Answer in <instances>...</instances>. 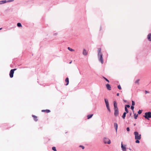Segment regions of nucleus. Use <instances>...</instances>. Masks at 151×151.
<instances>
[{
    "label": "nucleus",
    "instance_id": "1",
    "mask_svg": "<svg viewBox=\"0 0 151 151\" xmlns=\"http://www.w3.org/2000/svg\"><path fill=\"white\" fill-rule=\"evenodd\" d=\"M98 57L99 61L101 62L102 64L104 63L103 55L101 52V48H99L98 49Z\"/></svg>",
    "mask_w": 151,
    "mask_h": 151
},
{
    "label": "nucleus",
    "instance_id": "2",
    "mask_svg": "<svg viewBox=\"0 0 151 151\" xmlns=\"http://www.w3.org/2000/svg\"><path fill=\"white\" fill-rule=\"evenodd\" d=\"M144 116L145 119L149 120V119L151 118V112H148L145 113Z\"/></svg>",
    "mask_w": 151,
    "mask_h": 151
},
{
    "label": "nucleus",
    "instance_id": "3",
    "mask_svg": "<svg viewBox=\"0 0 151 151\" xmlns=\"http://www.w3.org/2000/svg\"><path fill=\"white\" fill-rule=\"evenodd\" d=\"M134 134L135 135V139H141V134H139L137 132H134Z\"/></svg>",
    "mask_w": 151,
    "mask_h": 151
},
{
    "label": "nucleus",
    "instance_id": "4",
    "mask_svg": "<svg viewBox=\"0 0 151 151\" xmlns=\"http://www.w3.org/2000/svg\"><path fill=\"white\" fill-rule=\"evenodd\" d=\"M104 101L106 104V107L109 111L110 112H111V110L109 106V103L108 100L106 99H105Z\"/></svg>",
    "mask_w": 151,
    "mask_h": 151
},
{
    "label": "nucleus",
    "instance_id": "5",
    "mask_svg": "<svg viewBox=\"0 0 151 151\" xmlns=\"http://www.w3.org/2000/svg\"><path fill=\"white\" fill-rule=\"evenodd\" d=\"M17 70L16 69H12L11 70L10 73H9V76L10 77L12 78L13 77V74L14 73V71L16 70Z\"/></svg>",
    "mask_w": 151,
    "mask_h": 151
},
{
    "label": "nucleus",
    "instance_id": "6",
    "mask_svg": "<svg viewBox=\"0 0 151 151\" xmlns=\"http://www.w3.org/2000/svg\"><path fill=\"white\" fill-rule=\"evenodd\" d=\"M104 142L105 143H107L108 144H110L111 143L110 140L107 138H104Z\"/></svg>",
    "mask_w": 151,
    "mask_h": 151
},
{
    "label": "nucleus",
    "instance_id": "7",
    "mask_svg": "<svg viewBox=\"0 0 151 151\" xmlns=\"http://www.w3.org/2000/svg\"><path fill=\"white\" fill-rule=\"evenodd\" d=\"M114 115L115 116H118L119 114V111L118 109H114Z\"/></svg>",
    "mask_w": 151,
    "mask_h": 151
},
{
    "label": "nucleus",
    "instance_id": "8",
    "mask_svg": "<svg viewBox=\"0 0 151 151\" xmlns=\"http://www.w3.org/2000/svg\"><path fill=\"white\" fill-rule=\"evenodd\" d=\"M126 145H125L124 146L122 144V142L121 143V147L122 148V150L124 151H126Z\"/></svg>",
    "mask_w": 151,
    "mask_h": 151
},
{
    "label": "nucleus",
    "instance_id": "9",
    "mask_svg": "<svg viewBox=\"0 0 151 151\" xmlns=\"http://www.w3.org/2000/svg\"><path fill=\"white\" fill-rule=\"evenodd\" d=\"M114 109H118V108L117 107V104L116 103V101H114Z\"/></svg>",
    "mask_w": 151,
    "mask_h": 151
},
{
    "label": "nucleus",
    "instance_id": "10",
    "mask_svg": "<svg viewBox=\"0 0 151 151\" xmlns=\"http://www.w3.org/2000/svg\"><path fill=\"white\" fill-rule=\"evenodd\" d=\"M106 86L107 88L109 90H111V87L110 85L109 84H106Z\"/></svg>",
    "mask_w": 151,
    "mask_h": 151
},
{
    "label": "nucleus",
    "instance_id": "11",
    "mask_svg": "<svg viewBox=\"0 0 151 151\" xmlns=\"http://www.w3.org/2000/svg\"><path fill=\"white\" fill-rule=\"evenodd\" d=\"M50 111L49 110L46 109V110H42V112H45L47 113H49L50 112Z\"/></svg>",
    "mask_w": 151,
    "mask_h": 151
},
{
    "label": "nucleus",
    "instance_id": "12",
    "mask_svg": "<svg viewBox=\"0 0 151 151\" xmlns=\"http://www.w3.org/2000/svg\"><path fill=\"white\" fill-rule=\"evenodd\" d=\"M114 127L115 128V129H116V132H117V128H118V125H117V124L116 123H114Z\"/></svg>",
    "mask_w": 151,
    "mask_h": 151
},
{
    "label": "nucleus",
    "instance_id": "13",
    "mask_svg": "<svg viewBox=\"0 0 151 151\" xmlns=\"http://www.w3.org/2000/svg\"><path fill=\"white\" fill-rule=\"evenodd\" d=\"M147 38L149 41H151V33L148 34L147 36Z\"/></svg>",
    "mask_w": 151,
    "mask_h": 151
},
{
    "label": "nucleus",
    "instance_id": "14",
    "mask_svg": "<svg viewBox=\"0 0 151 151\" xmlns=\"http://www.w3.org/2000/svg\"><path fill=\"white\" fill-rule=\"evenodd\" d=\"M65 81L67 83L65 85L66 86L68 85V84L69 83V79L68 78H67L65 79Z\"/></svg>",
    "mask_w": 151,
    "mask_h": 151
},
{
    "label": "nucleus",
    "instance_id": "15",
    "mask_svg": "<svg viewBox=\"0 0 151 151\" xmlns=\"http://www.w3.org/2000/svg\"><path fill=\"white\" fill-rule=\"evenodd\" d=\"M32 116L34 118V119L35 121H37L38 120L37 117V116L34 115H32Z\"/></svg>",
    "mask_w": 151,
    "mask_h": 151
},
{
    "label": "nucleus",
    "instance_id": "16",
    "mask_svg": "<svg viewBox=\"0 0 151 151\" xmlns=\"http://www.w3.org/2000/svg\"><path fill=\"white\" fill-rule=\"evenodd\" d=\"M83 55H87V53L85 49H84L83 51Z\"/></svg>",
    "mask_w": 151,
    "mask_h": 151
},
{
    "label": "nucleus",
    "instance_id": "17",
    "mask_svg": "<svg viewBox=\"0 0 151 151\" xmlns=\"http://www.w3.org/2000/svg\"><path fill=\"white\" fill-rule=\"evenodd\" d=\"M93 115V114H90V115H88L87 116V119H90V118H91L92 116Z\"/></svg>",
    "mask_w": 151,
    "mask_h": 151
},
{
    "label": "nucleus",
    "instance_id": "18",
    "mask_svg": "<svg viewBox=\"0 0 151 151\" xmlns=\"http://www.w3.org/2000/svg\"><path fill=\"white\" fill-rule=\"evenodd\" d=\"M126 113L125 112L123 113V114L122 116V117L123 119H124L125 118V117L126 116Z\"/></svg>",
    "mask_w": 151,
    "mask_h": 151
},
{
    "label": "nucleus",
    "instance_id": "19",
    "mask_svg": "<svg viewBox=\"0 0 151 151\" xmlns=\"http://www.w3.org/2000/svg\"><path fill=\"white\" fill-rule=\"evenodd\" d=\"M6 1L5 0L2 1H0V4H2L4 3H5L6 2Z\"/></svg>",
    "mask_w": 151,
    "mask_h": 151
},
{
    "label": "nucleus",
    "instance_id": "20",
    "mask_svg": "<svg viewBox=\"0 0 151 151\" xmlns=\"http://www.w3.org/2000/svg\"><path fill=\"white\" fill-rule=\"evenodd\" d=\"M138 114H136V113L134 114V118L135 119H137L138 117Z\"/></svg>",
    "mask_w": 151,
    "mask_h": 151
},
{
    "label": "nucleus",
    "instance_id": "21",
    "mask_svg": "<svg viewBox=\"0 0 151 151\" xmlns=\"http://www.w3.org/2000/svg\"><path fill=\"white\" fill-rule=\"evenodd\" d=\"M140 81V79H138L137 80L135 81V83H137V84H139V82Z\"/></svg>",
    "mask_w": 151,
    "mask_h": 151
},
{
    "label": "nucleus",
    "instance_id": "22",
    "mask_svg": "<svg viewBox=\"0 0 151 151\" xmlns=\"http://www.w3.org/2000/svg\"><path fill=\"white\" fill-rule=\"evenodd\" d=\"M68 49L70 51H74V50L71 48L70 47H68Z\"/></svg>",
    "mask_w": 151,
    "mask_h": 151
},
{
    "label": "nucleus",
    "instance_id": "23",
    "mask_svg": "<svg viewBox=\"0 0 151 151\" xmlns=\"http://www.w3.org/2000/svg\"><path fill=\"white\" fill-rule=\"evenodd\" d=\"M17 26L18 27H22V25L20 23H18L17 24Z\"/></svg>",
    "mask_w": 151,
    "mask_h": 151
},
{
    "label": "nucleus",
    "instance_id": "24",
    "mask_svg": "<svg viewBox=\"0 0 151 151\" xmlns=\"http://www.w3.org/2000/svg\"><path fill=\"white\" fill-rule=\"evenodd\" d=\"M125 110L126 111V113H128V112H129L128 110V109H127V108H126V107H125Z\"/></svg>",
    "mask_w": 151,
    "mask_h": 151
},
{
    "label": "nucleus",
    "instance_id": "25",
    "mask_svg": "<svg viewBox=\"0 0 151 151\" xmlns=\"http://www.w3.org/2000/svg\"><path fill=\"white\" fill-rule=\"evenodd\" d=\"M103 78L105 80H106L107 82H108V83H109V80H108L106 78H105V77H103Z\"/></svg>",
    "mask_w": 151,
    "mask_h": 151
},
{
    "label": "nucleus",
    "instance_id": "26",
    "mask_svg": "<svg viewBox=\"0 0 151 151\" xmlns=\"http://www.w3.org/2000/svg\"><path fill=\"white\" fill-rule=\"evenodd\" d=\"M136 140L135 141V142L137 143H139V139H136Z\"/></svg>",
    "mask_w": 151,
    "mask_h": 151
},
{
    "label": "nucleus",
    "instance_id": "27",
    "mask_svg": "<svg viewBox=\"0 0 151 151\" xmlns=\"http://www.w3.org/2000/svg\"><path fill=\"white\" fill-rule=\"evenodd\" d=\"M52 150L54 151H57L55 147H52Z\"/></svg>",
    "mask_w": 151,
    "mask_h": 151
},
{
    "label": "nucleus",
    "instance_id": "28",
    "mask_svg": "<svg viewBox=\"0 0 151 151\" xmlns=\"http://www.w3.org/2000/svg\"><path fill=\"white\" fill-rule=\"evenodd\" d=\"M142 112V110H139L138 111V113L139 114H140Z\"/></svg>",
    "mask_w": 151,
    "mask_h": 151
},
{
    "label": "nucleus",
    "instance_id": "29",
    "mask_svg": "<svg viewBox=\"0 0 151 151\" xmlns=\"http://www.w3.org/2000/svg\"><path fill=\"white\" fill-rule=\"evenodd\" d=\"M118 88L119 90H121L122 89L121 86L120 85H119L118 86Z\"/></svg>",
    "mask_w": 151,
    "mask_h": 151
},
{
    "label": "nucleus",
    "instance_id": "30",
    "mask_svg": "<svg viewBox=\"0 0 151 151\" xmlns=\"http://www.w3.org/2000/svg\"><path fill=\"white\" fill-rule=\"evenodd\" d=\"M131 109H132L133 111H134V106H132L131 107Z\"/></svg>",
    "mask_w": 151,
    "mask_h": 151
},
{
    "label": "nucleus",
    "instance_id": "31",
    "mask_svg": "<svg viewBox=\"0 0 151 151\" xmlns=\"http://www.w3.org/2000/svg\"><path fill=\"white\" fill-rule=\"evenodd\" d=\"M79 147H81L83 149H84V147L83 146L80 145Z\"/></svg>",
    "mask_w": 151,
    "mask_h": 151
},
{
    "label": "nucleus",
    "instance_id": "32",
    "mask_svg": "<svg viewBox=\"0 0 151 151\" xmlns=\"http://www.w3.org/2000/svg\"><path fill=\"white\" fill-rule=\"evenodd\" d=\"M132 106H134V105H135V103L133 101H132Z\"/></svg>",
    "mask_w": 151,
    "mask_h": 151
},
{
    "label": "nucleus",
    "instance_id": "33",
    "mask_svg": "<svg viewBox=\"0 0 151 151\" xmlns=\"http://www.w3.org/2000/svg\"><path fill=\"white\" fill-rule=\"evenodd\" d=\"M130 105H125V107H126V108H127H127H129L130 107Z\"/></svg>",
    "mask_w": 151,
    "mask_h": 151
},
{
    "label": "nucleus",
    "instance_id": "34",
    "mask_svg": "<svg viewBox=\"0 0 151 151\" xmlns=\"http://www.w3.org/2000/svg\"><path fill=\"white\" fill-rule=\"evenodd\" d=\"M127 131H129V127H128L127 128Z\"/></svg>",
    "mask_w": 151,
    "mask_h": 151
},
{
    "label": "nucleus",
    "instance_id": "35",
    "mask_svg": "<svg viewBox=\"0 0 151 151\" xmlns=\"http://www.w3.org/2000/svg\"><path fill=\"white\" fill-rule=\"evenodd\" d=\"M145 92L146 93H149V91H145Z\"/></svg>",
    "mask_w": 151,
    "mask_h": 151
},
{
    "label": "nucleus",
    "instance_id": "36",
    "mask_svg": "<svg viewBox=\"0 0 151 151\" xmlns=\"http://www.w3.org/2000/svg\"><path fill=\"white\" fill-rule=\"evenodd\" d=\"M14 1V0H10L8 1V2H11V1Z\"/></svg>",
    "mask_w": 151,
    "mask_h": 151
},
{
    "label": "nucleus",
    "instance_id": "37",
    "mask_svg": "<svg viewBox=\"0 0 151 151\" xmlns=\"http://www.w3.org/2000/svg\"><path fill=\"white\" fill-rule=\"evenodd\" d=\"M116 95L118 96L119 95V93H118L117 94H116Z\"/></svg>",
    "mask_w": 151,
    "mask_h": 151
},
{
    "label": "nucleus",
    "instance_id": "38",
    "mask_svg": "<svg viewBox=\"0 0 151 151\" xmlns=\"http://www.w3.org/2000/svg\"><path fill=\"white\" fill-rule=\"evenodd\" d=\"M2 29V28H0V30H1Z\"/></svg>",
    "mask_w": 151,
    "mask_h": 151
},
{
    "label": "nucleus",
    "instance_id": "39",
    "mask_svg": "<svg viewBox=\"0 0 151 151\" xmlns=\"http://www.w3.org/2000/svg\"><path fill=\"white\" fill-rule=\"evenodd\" d=\"M71 63V61L70 62V64Z\"/></svg>",
    "mask_w": 151,
    "mask_h": 151
},
{
    "label": "nucleus",
    "instance_id": "40",
    "mask_svg": "<svg viewBox=\"0 0 151 151\" xmlns=\"http://www.w3.org/2000/svg\"><path fill=\"white\" fill-rule=\"evenodd\" d=\"M136 125L135 124H134V125Z\"/></svg>",
    "mask_w": 151,
    "mask_h": 151
}]
</instances>
